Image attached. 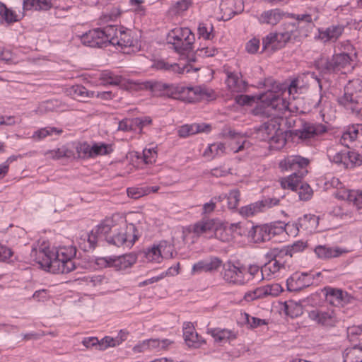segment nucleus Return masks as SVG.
Here are the masks:
<instances>
[{
	"instance_id": "obj_1",
	"label": "nucleus",
	"mask_w": 362,
	"mask_h": 362,
	"mask_svg": "<svg viewBox=\"0 0 362 362\" xmlns=\"http://www.w3.org/2000/svg\"><path fill=\"white\" fill-rule=\"evenodd\" d=\"M76 255L74 246L33 247L30 258L41 268L54 274H67L76 269L73 259Z\"/></svg>"
},
{
	"instance_id": "obj_2",
	"label": "nucleus",
	"mask_w": 362,
	"mask_h": 362,
	"mask_svg": "<svg viewBox=\"0 0 362 362\" xmlns=\"http://www.w3.org/2000/svg\"><path fill=\"white\" fill-rule=\"evenodd\" d=\"M260 99L267 105L269 110L275 112L277 122L280 124V129L285 134L287 131L292 130L290 129L298 127V125L302 122L300 118L291 114V103L276 93L269 90L261 95Z\"/></svg>"
},
{
	"instance_id": "obj_3",
	"label": "nucleus",
	"mask_w": 362,
	"mask_h": 362,
	"mask_svg": "<svg viewBox=\"0 0 362 362\" xmlns=\"http://www.w3.org/2000/svg\"><path fill=\"white\" fill-rule=\"evenodd\" d=\"M339 104L350 111L358 115L362 108V81L356 78L350 80L344 86V94L337 99Z\"/></svg>"
},
{
	"instance_id": "obj_4",
	"label": "nucleus",
	"mask_w": 362,
	"mask_h": 362,
	"mask_svg": "<svg viewBox=\"0 0 362 362\" xmlns=\"http://www.w3.org/2000/svg\"><path fill=\"white\" fill-rule=\"evenodd\" d=\"M141 235V231L134 223H124V226H116L111 235L106 238L109 245L117 247L131 248Z\"/></svg>"
},
{
	"instance_id": "obj_5",
	"label": "nucleus",
	"mask_w": 362,
	"mask_h": 362,
	"mask_svg": "<svg viewBox=\"0 0 362 362\" xmlns=\"http://www.w3.org/2000/svg\"><path fill=\"white\" fill-rule=\"evenodd\" d=\"M168 43L178 53L189 51L194 42V35L188 28H176L168 36Z\"/></svg>"
},
{
	"instance_id": "obj_6",
	"label": "nucleus",
	"mask_w": 362,
	"mask_h": 362,
	"mask_svg": "<svg viewBox=\"0 0 362 362\" xmlns=\"http://www.w3.org/2000/svg\"><path fill=\"white\" fill-rule=\"evenodd\" d=\"M347 337L351 342H359V344L345 349L343 354L344 362H362V329L359 327L348 328Z\"/></svg>"
},
{
	"instance_id": "obj_7",
	"label": "nucleus",
	"mask_w": 362,
	"mask_h": 362,
	"mask_svg": "<svg viewBox=\"0 0 362 362\" xmlns=\"http://www.w3.org/2000/svg\"><path fill=\"white\" fill-rule=\"evenodd\" d=\"M327 131L326 127L322 124L311 123L302 119V122L298 125V129L287 131L286 135L294 139L298 138L299 141H304L320 135Z\"/></svg>"
},
{
	"instance_id": "obj_8",
	"label": "nucleus",
	"mask_w": 362,
	"mask_h": 362,
	"mask_svg": "<svg viewBox=\"0 0 362 362\" xmlns=\"http://www.w3.org/2000/svg\"><path fill=\"white\" fill-rule=\"evenodd\" d=\"M351 57L346 53L335 54L331 59L317 62L316 67L323 75L331 74L341 71L350 64Z\"/></svg>"
},
{
	"instance_id": "obj_9",
	"label": "nucleus",
	"mask_w": 362,
	"mask_h": 362,
	"mask_svg": "<svg viewBox=\"0 0 362 362\" xmlns=\"http://www.w3.org/2000/svg\"><path fill=\"white\" fill-rule=\"evenodd\" d=\"M107 35L110 38V45L118 46L121 48L129 47L134 45L132 30L124 27L107 25Z\"/></svg>"
},
{
	"instance_id": "obj_10",
	"label": "nucleus",
	"mask_w": 362,
	"mask_h": 362,
	"mask_svg": "<svg viewBox=\"0 0 362 362\" xmlns=\"http://www.w3.org/2000/svg\"><path fill=\"white\" fill-rule=\"evenodd\" d=\"M221 274L224 281L232 285L242 286L249 280L245 277V268L236 266L230 261L223 264Z\"/></svg>"
},
{
	"instance_id": "obj_11",
	"label": "nucleus",
	"mask_w": 362,
	"mask_h": 362,
	"mask_svg": "<svg viewBox=\"0 0 362 362\" xmlns=\"http://www.w3.org/2000/svg\"><path fill=\"white\" fill-rule=\"evenodd\" d=\"M284 232V227L273 225H262L252 226L248 232L249 237L254 243H262L269 240L277 234Z\"/></svg>"
},
{
	"instance_id": "obj_12",
	"label": "nucleus",
	"mask_w": 362,
	"mask_h": 362,
	"mask_svg": "<svg viewBox=\"0 0 362 362\" xmlns=\"http://www.w3.org/2000/svg\"><path fill=\"white\" fill-rule=\"evenodd\" d=\"M107 25L103 28H95L84 33L81 42L84 45L90 47H103L110 45V38L107 35Z\"/></svg>"
},
{
	"instance_id": "obj_13",
	"label": "nucleus",
	"mask_w": 362,
	"mask_h": 362,
	"mask_svg": "<svg viewBox=\"0 0 362 362\" xmlns=\"http://www.w3.org/2000/svg\"><path fill=\"white\" fill-rule=\"evenodd\" d=\"M105 267H113L117 271L124 270L132 267L136 262L134 255L127 254L121 256H107L98 259Z\"/></svg>"
},
{
	"instance_id": "obj_14",
	"label": "nucleus",
	"mask_w": 362,
	"mask_h": 362,
	"mask_svg": "<svg viewBox=\"0 0 362 362\" xmlns=\"http://www.w3.org/2000/svg\"><path fill=\"white\" fill-rule=\"evenodd\" d=\"M221 230L218 229V222L215 219H202L201 221L195 223L193 225L192 232L197 236L202 235H209L214 233V236L221 240V241H226L228 238H222L218 236V233Z\"/></svg>"
},
{
	"instance_id": "obj_15",
	"label": "nucleus",
	"mask_w": 362,
	"mask_h": 362,
	"mask_svg": "<svg viewBox=\"0 0 362 362\" xmlns=\"http://www.w3.org/2000/svg\"><path fill=\"white\" fill-rule=\"evenodd\" d=\"M309 318L318 325L325 327H334L337 317L332 309H314L308 313Z\"/></svg>"
},
{
	"instance_id": "obj_16",
	"label": "nucleus",
	"mask_w": 362,
	"mask_h": 362,
	"mask_svg": "<svg viewBox=\"0 0 362 362\" xmlns=\"http://www.w3.org/2000/svg\"><path fill=\"white\" fill-rule=\"evenodd\" d=\"M345 26L343 24H332L328 27L323 28H318V35L316 37L317 40H320L323 43H327L329 42H336L344 33Z\"/></svg>"
},
{
	"instance_id": "obj_17",
	"label": "nucleus",
	"mask_w": 362,
	"mask_h": 362,
	"mask_svg": "<svg viewBox=\"0 0 362 362\" xmlns=\"http://www.w3.org/2000/svg\"><path fill=\"white\" fill-rule=\"evenodd\" d=\"M313 280V276L308 273H295L287 279V288L290 291H299L312 285Z\"/></svg>"
},
{
	"instance_id": "obj_18",
	"label": "nucleus",
	"mask_w": 362,
	"mask_h": 362,
	"mask_svg": "<svg viewBox=\"0 0 362 362\" xmlns=\"http://www.w3.org/2000/svg\"><path fill=\"white\" fill-rule=\"evenodd\" d=\"M183 337L187 346L198 349L206 343L205 340L195 331L193 324L190 322L183 325Z\"/></svg>"
},
{
	"instance_id": "obj_19",
	"label": "nucleus",
	"mask_w": 362,
	"mask_h": 362,
	"mask_svg": "<svg viewBox=\"0 0 362 362\" xmlns=\"http://www.w3.org/2000/svg\"><path fill=\"white\" fill-rule=\"evenodd\" d=\"M141 88L151 90L154 95L162 96L173 94L176 90L172 84L157 81H146L141 83Z\"/></svg>"
},
{
	"instance_id": "obj_20",
	"label": "nucleus",
	"mask_w": 362,
	"mask_h": 362,
	"mask_svg": "<svg viewBox=\"0 0 362 362\" xmlns=\"http://www.w3.org/2000/svg\"><path fill=\"white\" fill-rule=\"evenodd\" d=\"M303 247V243L298 242L281 248H273L267 253V256L272 260L280 259V261H282L284 257H291L294 253L301 251Z\"/></svg>"
},
{
	"instance_id": "obj_21",
	"label": "nucleus",
	"mask_w": 362,
	"mask_h": 362,
	"mask_svg": "<svg viewBox=\"0 0 362 362\" xmlns=\"http://www.w3.org/2000/svg\"><path fill=\"white\" fill-rule=\"evenodd\" d=\"M220 9L223 13V18L229 20L244 10L243 1L242 0H221Z\"/></svg>"
},
{
	"instance_id": "obj_22",
	"label": "nucleus",
	"mask_w": 362,
	"mask_h": 362,
	"mask_svg": "<svg viewBox=\"0 0 362 362\" xmlns=\"http://www.w3.org/2000/svg\"><path fill=\"white\" fill-rule=\"evenodd\" d=\"M319 224V217L314 214H305L300 217L296 223L297 231L303 230L308 233L315 232Z\"/></svg>"
},
{
	"instance_id": "obj_23",
	"label": "nucleus",
	"mask_w": 362,
	"mask_h": 362,
	"mask_svg": "<svg viewBox=\"0 0 362 362\" xmlns=\"http://www.w3.org/2000/svg\"><path fill=\"white\" fill-rule=\"evenodd\" d=\"M326 300L334 306H343L349 302L350 296L341 289L327 288Z\"/></svg>"
},
{
	"instance_id": "obj_24",
	"label": "nucleus",
	"mask_w": 362,
	"mask_h": 362,
	"mask_svg": "<svg viewBox=\"0 0 362 362\" xmlns=\"http://www.w3.org/2000/svg\"><path fill=\"white\" fill-rule=\"evenodd\" d=\"M286 15L285 12L279 8H274L262 12L257 18L261 24L269 25H277Z\"/></svg>"
},
{
	"instance_id": "obj_25",
	"label": "nucleus",
	"mask_w": 362,
	"mask_h": 362,
	"mask_svg": "<svg viewBox=\"0 0 362 362\" xmlns=\"http://www.w3.org/2000/svg\"><path fill=\"white\" fill-rule=\"evenodd\" d=\"M172 343L168 339L160 340L158 339H151L144 341L142 343L136 345L134 347L135 352H142L147 349L161 350L165 349Z\"/></svg>"
},
{
	"instance_id": "obj_26",
	"label": "nucleus",
	"mask_w": 362,
	"mask_h": 362,
	"mask_svg": "<svg viewBox=\"0 0 362 362\" xmlns=\"http://www.w3.org/2000/svg\"><path fill=\"white\" fill-rule=\"evenodd\" d=\"M278 131H281L275 114L272 117L264 122L258 129V134L262 140L267 141Z\"/></svg>"
},
{
	"instance_id": "obj_27",
	"label": "nucleus",
	"mask_w": 362,
	"mask_h": 362,
	"mask_svg": "<svg viewBox=\"0 0 362 362\" xmlns=\"http://www.w3.org/2000/svg\"><path fill=\"white\" fill-rule=\"evenodd\" d=\"M286 43L280 33H270L262 39V48L264 50L271 49L276 51L284 47Z\"/></svg>"
},
{
	"instance_id": "obj_28",
	"label": "nucleus",
	"mask_w": 362,
	"mask_h": 362,
	"mask_svg": "<svg viewBox=\"0 0 362 362\" xmlns=\"http://www.w3.org/2000/svg\"><path fill=\"white\" fill-rule=\"evenodd\" d=\"M176 91L180 93H185L188 94L192 93L193 97H191L192 100H199V99H207L211 97L212 90L206 88L205 87L202 86H182L180 88H177Z\"/></svg>"
},
{
	"instance_id": "obj_29",
	"label": "nucleus",
	"mask_w": 362,
	"mask_h": 362,
	"mask_svg": "<svg viewBox=\"0 0 362 362\" xmlns=\"http://www.w3.org/2000/svg\"><path fill=\"white\" fill-rule=\"evenodd\" d=\"M222 264V261L218 257H213L209 260H202L195 263L192 269V273L202 272H212L217 270Z\"/></svg>"
},
{
	"instance_id": "obj_30",
	"label": "nucleus",
	"mask_w": 362,
	"mask_h": 362,
	"mask_svg": "<svg viewBox=\"0 0 362 362\" xmlns=\"http://www.w3.org/2000/svg\"><path fill=\"white\" fill-rule=\"evenodd\" d=\"M348 250L339 247H327L326 245H317L315 248V253L320 259L335 258L346 253Z\"/></svg>"
},
{
	"instance_id": "obj_31",
	"label": "nucleus",
	"mask_w": 362,
	"mask_h": 362,
	"mask_svg": "<svg viewBox=\"0 0 362 362\" xmlns=\"http://www.w3.org/2000/svg\"><path fill=\"white\" fill-rule=\"evenodd\" d=\"M308 170L295 172L289 176L282 178L280 181L281 186L284 189H290L297 191L301 183L302 178L307 174Z\"/></svg>"
},
{
	"instance_id": "obj_32",
	"label": "nucleus",
	"mask_w": 362,
	"mask_h": 362,
	"mask_svg": "<svg viewBox=\"0 0 362 362\" xmlns=\"http://www.w3.org/2000/svg\"><path fill=\"white\" fill-rule=\"evenodd\" d=\"M210 129L211 127L209 124L194 123L181 126L178 129L177 134L179 136L185 138L197 133L209 132Z\"/></svg>"
},
{
	"instance_id": "obj_33",
	"label": "nucleus",
	"mask_w": 362,
	"mask_h": 362,
	"mask_svg": "<svg viewBox=\"0 0 362 362\" xmlns=\"http://www.w3.org/2000/svg\"><path fill=\"white\" fill-rule=\"evenodd\" d=\"M207 333L211 334L216 342L219 343H226L236 339L237 337L234 331L219 327L208 329Z\"/></svg>"
},
{
	"instance_id": "obj_34",
	"label": "nucleus",
	"mask_w": 362,
	"mask_h": 362,
	"mask_svg": "<svg viewBox=\"0 0 362 362\" xmlns=\"http://www.w3.org/2000/svg\"><path fill=\"white\" fill-rule=\"evenodd\" d=\"M229 89L233 92H243L246 90L247 83L243 80L240 74L230 73L226 79Z\"/></svg>"
},
{
	"instance_id": "obj_35",
	"label": "nucleus",
	"mask_w": 362,
	"mask_h": 362,
	"mask_svg": "<svg viewBox=\"0 0 362 362\" xmlns=\"http://www.w3.org/2000/svg\"><path fill=\"white\" fill-rule=\"evenodd\" d=\"M151 66L157 70L165 71L178 74H183L187 68L185 66H180L176 63L169 64L164 59L155 60Z\"/></svg>"
},
{
	"instance_id": "obj_36",
	"label": "nucleus",
	"mask_w": 362,
	"mask_h": 362,
	"mask_svg": "<svg viewBox=\"0 0 362 362\" xmlns=\"http://www.w3.org/2000/svg\"><path fill=\"white\" fill-rule=\"evenodd\" d=\"M282 291L283 288L279 284H273L257 288L254 294L255 298H262L267 296H277Z\"/></svg>"
},
{
	"instance_id": "obj_37",
	"label": "nucleus",
	"mask_w": 362,
	"mask_h": 362,
	"mask_svg": "<svg viewBox=\"0 0 362 362\" xmlns=\"http://www.w3.org/2000/svg\"><path fill=\"white\" fill-rule=\"evenodd\" d=\"M226 148L224 144L221 142L214 143L208 146L204 151L203 156L205 158L213 159L216 156H221L226 153Z\"/></svg>"
},
{
	"instance_id": "obj_38",
	"label": "nucleus",
	"mask_w": 362,
	"mask_h": 362,
	"mask_svg": "<svg viewBox=\"0 0 362 362\" xmlns=\"http://www.w3.org/2000/svg\"><path fill=\"white\" fill-rule=\"evenodd\" d=\"M116 226L112 218H106L98 225L95 230V233H98L101 238H104L106 240L107 236L112 234V231Z\"/></svg>"
},
{
	"instance_id": "obj_39",
	"label": "nucleus",
	"mask_w": 362,
	"mask_h": 362,
	"mask_svg": "<svg viewBox=\"0 0 362 362\" xmlns=\"http://www.w3.org/2000/svg\"><path fill=\"white\" fill-rule=\"evenodd\" d=\"M284 261H280V259H272L268 263L265 264L261 268V279H264V275L269 276L271 274L279 272L281 267H284Z\"/></svg>"
},
{
	"instance_id": "obj_40",
	"label": "nucleus",
	"mask_w": 362,
	"mask_h": 362,
	"mask_svg": "<svg viewBox=\"0 0 362 362\" xmlns=\"http://www.w3.org/2000/svg\"><path fill=\"white\" fill-rule=\"evenodd\" d=\"M52 7L50 0H24L23 8L25 10L34 9L35 11H47Z\"/></svg>"
},
{
	"instance_id": "obj_41",
	"label": "nucleus",
	"mask_w": 362,
	"mask_h": 362,
	"mask_svg": "<svg viewBox=\"0 0 362 362\" xmlns=\"http://www.w3.org/2000/svg\"><path fill=\"white\" fill-rule=\"evenodd\" d=\"M74 98L79 101L86 102L88 99L95 97V92L88 90L81 85H76L72 87Z\"/></svg>"
},
{
	"instance_id": "obj_42",
	"label": "nucleus",
	"mask_w": 362,
	"mask_h": 362,
	"mask_svg": "<svg viewBox=\"0 0 362 362\" xmlns=\"http://www.w3.org/2000/svg\"><path fill=\"white\" fill-rule=\"evenodd\" d=\"M180 264L177 263L176 265L168 268V269L160 274L159 276H153L148 279L139 283V286H144L148 284L156 283L167 276H175L179 273Z\"/></svg>"
},
{
	"instance_id": "obj_43",
	"label": "nucleus",
	"mask_w": 362,
	"mask_h": 362,
	"mask_svg": "<svg viewBox=\"0 0 362 362\" xmlns=\"http://www.w3.org/2000/svg\"><path fill=\"white\" fill-rule=\"evenodd\" d=\"M63 132L62 129H58L57 127H47L45 128H41L37 131H35L32 138L36 141H40L48 136H52L54 134L59 135Z\"/></svg>"
},
{
	"instance_id": "obj_44",
	"label": "nucleus",
	"mask_w": 362,
	"mask_h": 362,
	"mask_svg": "<svg viewBox=\"0 0 362 362\" xmlns=\"http://www.w3.org/2000/svg\"><path fill=\"white\" fill-rule=\"evenodd\" d=\"M284 310L286 314L292 318L297 317L303 314V307L301 304L294 300L285 302Z\"/></svg>"
},
{
	"instance_id": "obj_45",
	"label": "nucleus",
	"mask_w": 362,
	"mask_h": 362,
	"mask_svg": "<svg viewBox=\"0 0 362 362\" xmlns=\"http://www.w3.org/2000/svg\"><path fill=\"white\" fill-rule=\"evenodd\" d=\"M288 138L291 137L289 135L286 136L284 132L281 130L276 132L267 141L273 148L280 149L285 146Z\"/></svg>"
},
{
	"instance_id": "obj_46",
	"label": "nucleus",
	"mask_w": 362,
	"mask_h": 362,
	"mask_svg": "<svg viewBox=\"0 0 362 362\" xmlns=\"http://www.w3.org/2000/svg\"><path fill=\"white\" fill-rule=\"evenodd\" d=\"M258 201L250 204L242 206L239 209V214L245 218L252 217L262 212L260 205Z\"/></svg>"
},
{
	"instance_id": "obj_47",
	"label": "nucleus",
	"mask_w": 362,
	"mask_h": 362,
	"mask_svg": "<svg viewBox=\"0 0 362 362\" xmlns=\"http://www.w3.org/2000/svg\"><path fill=\"white\" fill-rule=\"evenodd\" d=\"M145 257L151 262L159 263L162 261L163 257L158 244H154L145 251Z\"/></svg>"
},
{
	"instance_id": "obj_48",
	"label": "nucleus",
	"mask_w": 362,
	"mask_h": 362,
	"mask_svg": "<svg viewBox=\"0 0 362 362\" xmlns=\"http://www.w3.org/2000/svg\"><path fill=\"white\" fill-rule=\"evenodd\" d=\"M0 20L6 21L7 23H11L18 21L16 13L7 8L2 2H0Z\"/></svg>"
},
{
	"instance_id": "obj_49",
	"label": "nucleus",
	"mask_w": 362,
	"mask_h": 362,
	"mask_svg": "<svg viewBox=\"0 0 362 362\" xmlns=\"http://www.w3.org/2000/svg\"><path fill=\"white\" fill-rule=\"evenodd\" d=\"M281 27L282 31L279 33L281 35V37L288 42L292 37H295V33L297 31V25L294 23H284Z\"/></svg>"
},
{
	"instance_id": "obj_50",
	"label": "nucleus",
	"mask_w": 362,
	"mask_h": 362,
	"mask_svg": "<svg viewBox=\"0 0 362 362\" xmlns=\"http://www.w3.org/2000/svg\"><path fill=\"white\" fill-rule=\"evenodd\" d=\"M76 151L78 158H92L91 146L87 142H79L76 145Z\"/></svg>"
},
{
	"instance_id": "obj_51",
	"label": "nucleus",
	"mask_w": 362,
	"mask_h": 362,
	"mask_svg": "<svg viewBox=\"0 0 362 362\" xmlns=\"http://www.w3.org/2000/svg\"><path fill=\"white\" fill-rule=\"evenodd\" d=\"M163 259H171L175 252L174 245L166 240L158 243Z\"/></svg>"
},
{
	"instance_id": "obj_52",
	"label": "nucleus",
	"mask_w": 362,
	"mask_h": 362,
	"mask_svg": "<svg viewBox=\"0 0 362 362\" xmlns=\"http://www.w3.org/2000/svg\"><path fill=\"white\" fill-rule=\"evenodd\" d=\"M45 156L47 158L57 160L64 157H70L71 151L66 146H62L57 149L47 151Z\"/></svg>"
},
{
	"instance_id": "obj_53",
	"label": "nucleus",
	"mask_w": 362,
	"mask_h": 362,
	"mask_svg": "<svg viewBox=\"0 0 362 362\" xmlns=\"http://www.w3.org/2000/svg\"><path fill=\"white\" fill-rule=\"evenodd\" d=\"M104 83L110 85L117 86L122 81V77L115 75L110 71H104L101 74L100 78Z\"/></svg>"
},
{
	"instance_id": "obj_54",
	"label": "nucleus",
	"mask_w": 362,
	"mask_h": 362,
	"mask_svg": "<svg viewBox=\"0 0 362 362\" xmlns=\"http://www.w3.org/2000/svg\"><path fill=\"white\" fill-rule=\"evenodd\" d=\"M298 155L288 156L279 163V168L282 170H296V164Z\"/></svg>"
},
{
	"instance_id": "obj_55",
	"label": "nucleus",
	"mask_w": 362,
	"mask_h": 362,
	"mask_svg": "<svg viewBox=\"0 0 362 362\" xmlns=\"http://www.w3.org/2000/svg\"><path fill=\"white\" fill-rule=\"evenodd\" d=\"M329 159L339 165L343 166L344 168H347V151H341L337 152L334 155H328Z\"/></svg>"
},
{
	"instance_id": "obj_56",
	"label": "nucleus",
	"mask_w": 362,
	"mask_h": 362,
	"mask_svg": "<svg viewBox=\"0 0 362 362\" xmlns=\"http://www.w3.org/2000/svg\"><path fill=\"white\" fill-rule=\"evenodd\" d=\"M111 151V146L105 144H95L91 146L92 158L99 155H107Z\"/></svg>"
},
{
	"instance_id": "obj_57",
	"label": "nucleus",
	"mask_w": 362,
	"mask_h": 362,
	"mask_svg": "<svg viewBox=\"0 0 362 362\" xmlns=\"http://www.w3.org/2000/svg\"><path fill=\"white\" fill-rule=\"evenodd\" d=\"M213 30L214 27L211 24L208 25L205 23H199L197 28L199 37H203L204 40H211L214 37Z\"/></svg>"
},
{
	"instance_id": "obj_58",
	"label": "nucleus",
	"mask_w": 362,
	"mask_h": 362,
	"mask_svg": "<svg viewBox=\"0 0 362 362\" xmlns=\"http://www.w3.org/2000/svg\"><path fill=\"white\" fill-rule=\"evenodd\" d=\"M127 195L129 197L137 199L150 192L148 187H128L127 189Z\"/></svg>"
},
{
	"instance_id": "obj_59",
	"label": "nucleus",
	"mask_w": 362,
	"mask_h": 362,
	"mask_svg": "<svg viewBox=\"0 0 362 362\" xmlns=\"http://www.w3.org/2000/svg\"><path fill=\"white\" fill-rule=\"evenodd\" d=\"M57 100H47L41 103L37 110H35L37 113L39 114H45L48 112H52L56 110L57 107Z\"/></svg>"
},
{
	"instance_id": "obj_60",
	"label": "nucleus",
	"mask_w": 362,
	"mask_h": 362,
	"mask_svg": "<svg viewBox=\"0 0 362 362\" xmlns=\"http://www.w3.org/2000/svg\"><path fill=\"white\" fill-rule=\"evenodd\" d=\"M299 199L303 201L309 200L313 195V189L307 183H300L298 189Z\"/></svg>"
},
{
	"instance_id": "obj_61",
	"label": "nucleus",
	"mask_w": 362,
	"mask_h": 362,
	"mask_svg": "<svg viewBox=\"0 0 362 362\" xmlns=\"http://www.w3.org/2000/svg\"><path fill=\"white\" fill-rule=\"evenodd\" d=\"M347 168L360 165L362 163V155L356 151H347Z\"/></svg>"
},
{
	"instance_id": "obj_62",
	"label": "nucleus",
	"mask_w": 362,
	"mask_h": 362,
	"mask_svg": "<svg viewBox=\"0 0 362 362\" xmlns=\"http://www.w3.org/2000/svg\"><path fill=\"white\" fill-rule=\"evenodd\" d=\"M86 238L87 239L88 246H84L83 250H89L94 249L96 247L97 243L99 240L101 239V237L98 235V233H96L95 230L93 229L90 233L86 235Z\"/></svg>"
},
{
	"instance_id": "obj_63",
	"label": "nucleus",
	"mask_w": 362,
	"mask_h": 362,
	"mask_svg": "<svg viewBox=\"0 0 362 362\" xmlns=\"http://www.w3.org/2000/svg\"><path fill=\"white\" fill-rule=\"evenodd\" d=\"M86 238L87 239L88 246H84L83 250H89L94 249L96 247L97 243L99 240L101 239V237L98 235V233H96L95 230L93 229L90 233L86 235Z\"/></svg>"
},
{
	"instance_id": "obj_64",
	"label": "nucleus",
	"mask_w": 362,
	"mask_h": 362,
	"mask_svg": "<svg viewBox=\"0 0 362 362\" xmlns=\"http://www.w3.org/2000/svg\"><path fill=\"white\" fill-rule=\"evenodd\" d=\"M228 206L230 209H235L240 201V192L233 189L227 194Z\"/></svg>"
}]
</instances>
